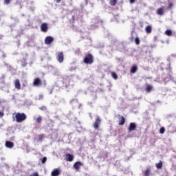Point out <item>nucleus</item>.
Instances as JSON below:
<instances>
[{"instance_id":"e433bc0d","label":"nucleus","mask_w":176,"mask_h":176,"mask_svg":"<svg viewBox=\"0 0 176 176\" xmlns=\"http://www.w3.org/2000/svg\"><path fill=\"white\" fill-rule=\"evenodd\" d=\"M135 2V0H130V3H134Z\"/></svg>"},{"instance_id":"f8f14e48","label":"nucleus","mask_w":176,"mask_h":176,"mask_svg":"<svg viewBox=\"0 0 176 176\" xmlns=\"http://www.w3.org/2000/svg\"><path fill=\"white\" fill-rule=\"evenodd\" d=\"M49 30V27L47 26V23H43L41 25V30L42 32H46Z\"/></svg>"},{"instance_id":"c85d7f7f","label":"nucleus","mask_w":176,"mask_h":176,"mask_svg":"<svg viewBox=\"0 0 176 176\" xmlns=\"http://www.w3.org/2000/svg\"><path fill=\"white\" fill-rule=\"evenodd\" d=\"M40 111H47V107L46 106H42L39 107Z\"/></svg>"},{"instance_id":"9d476101","label":"nucleus","mask_w":176,"mask_h":176,"mask_svg":"<svg viewBox=\"0 0 176 176\" xmlns=\"http://www.w3.org/2000/svg\"><path fill=\"white\" fill-rule=\"evenodd\" d=\"M137 129V125L135 124V123H134V122H131L130 124H129V128H128V131H129V132H131V131H134V130H135Z\"/></svg>"},{"instance_id":"5701e85b","label":"nucleus","mask_w":176,"mask_h":176,"mask_svg":"<svg viewBox=\"0 0 176 176\" xmlns=\"http://www.w3.org/2000/svg\"><path fill=\"white\" fill-rule=\"evenodd\" d=\"M36 123H42V116H39L36 119Z\"/></svg>"},{"instance_id":"f257e3e1","label":"nucleus","mask_w":176,"mask_h":176,"mask_svg":"<svg viewBox=\"0 0 176 176\" xmlns=\"http://www.w3.org/2000/svg\"><path fill=\"white\" fill-rule=\"evenodd\" d=\"M15 120L16 123H23L24 120H27V115L24 113H16L15 114Z\"/></svg>"},{"instance_id":"f03ea898","label":"nucleus","mask_w":176,"mask_h":176,"mask_svg":"<svg viewBox=\"0 0 176 176\" xmlns=\"http://www.w3.org/2000/svg\"><path fill=\"white\" fill-rule=\"evenodd\" d=\"M84 63L85 64H93L94 63V58L91 54H88L84 58Z\"/></svg>"},{"instance_id":"6e6552de","label":"nucleus","mask_w":176,"mask_h":176,"mask_svg":"<svg viewBox=\"0 0 176 176\" xmlns=\"http://www.w3.org/2000/svg\"><path fill=\"white\" fill-rule=\"evenodd\" d=\"M119 120H118V124L119 126H123L124 123H126V118L123 116L118 115Z\"/></svg>"},{"instance_id":"b1692460","label":"nucleus","mask_w":176,"mask_h":176,"mask_svg":"<svg viewBox=\"0 0 176 176\" xmlns=\"http://www.w3.org/2000/svg\"><path fill=\"white\" fill-rule=\"evenodd\" d=\"M44 138H45V134L38 135L39 141H43Z\"/></svg>"},{"instance_id":"20e7f679","label":"nucleus","mask_w":176,"mask_h":176,"mask_svg":"<svg viewBox=\"0 0 176 176\" xmlns=\"http://www.w3.org/2000/svg\"><path fill=\"white\" fill-rule=\"evenodd\" d=\"M53 42H54V38L50 36H47V37H45L44 40L45 45H52Z\"/></svg>"},{"instance_id":"a878e982","label":"nucleus","mask_w":176,"mask_h":176,"mask_svg":"<svg viewBox=\"0 0 176 176\" xmlns=\"http://www.w3.org/2000/svg\"><path fill=\"white\" fill-rule=\"evenodd\" d=\"M111 76H112V78H113V79H118V74H116V73H115V72H111Z\"/></svg>"},{"instance_id":"0eeeda50","label":"nucleus","mask_w":176,"mask_h":176,"mask_svg":"<svg viewBox=\"0 0 176 176\" xmlns=\"http://www.w3.org/2000/svg\"><path fill=\"white\" fill-rule=\"evenodd\" d=\"M83 166V163L81 162H76L74 164L73 167L76 170V171H79L80 170V167Z\"/></svg>"},{"instance_id":"cd10ccee","label":"nucleus","mask_w":176,"mask_h":176,"mask_svg":"<svg viewBox=\"0 0 176 176\" xmlns=\"http://www.w3.org/2000/svg\"><path fill=\"white\" fill-rule=\"evenodd\" d=\"M46 162H47V157H43V159L41 160L42 164H45V163H46Z\"/></svg>"},{"instance_id":"dca6fc26","label":"nucleus","mask_w":176,"mask_h":176,"mask_svg":"<svg viewBox=\"0 0 176 176\" xmlns=\"http://www.w3.org/2000/svg\"><path fill=\"white\" fill-rule=\"evenodd\" d=\"M153 90V86L151 85H148L146 87V93H151Z\"/></svg>"},{"instance_id":"bb28decb","label":"nucleus","mask_w":176,"mask_h":176,"mask_svg":"<svg viewBox=\"0 0 176 176\" xmlns=\"http://www.w3.org/2000/svg\"><path fill=\"white\" fill-rule=\"evenodd\" d=\"M164 131H166V129H164V127H161L160 129V134H164Z\"/></svg>"},{"instance_id":"58836bf2","label":"nucleus","mask_w":176,"mask_h":176,"mask_svg":"<svg viewBox=\"0 0 176 176\" xmlns=\"http://www.w3.org/2000/svg\"><path fill=\"white\" fill-rule=\"evenodd\" d=\"M0 104H1V100H0Z\"/></svg>"},{"instance_id":"4c0bfd02","label":"nucleus","mask_w":176,"mask_h":176,"mask_svg":"<svg viewBox=\"0 0 176 176\" xmlns=\"http://www.w3.org/2000/svg\"><path fill=\"white\" fill-rule=\"evenodd\" d=\"M72 19H73V21H75V16H72Z\"/></svg>"},{"instance_id":"c756f323","label":"nucleus","mask_w":176,"mask_h":176,"mask_svg":"<svg viewBox=\"0 0 176 176\" xmlns=\"http://www.w3.org/2000/svg\"><path fill=\"white\" fill-rule=\"evenodd\" d=\"M94 22H95V23H102V20H101V19H98V18H96V19H94Z\"/></svg>"},{"instance_id":"aec40b11","label":"nucleus","mask_w":176,"mask_h":176,"mask_svg":"<svg viewBox=\"0 0 176 176\" xmlns=\"http://www.w3.org/2000/svg\"><path fill=\"white\" fill-rule=\"evenodd\" d=\"M156 168H158V170H160L162 167H163V162L162 161H160L157 164H155Z\"/></svg>"},{"instance_id":"412c9836","label":"nucleus","mask_w":176,"mask_h":176,"mask_svg":"<svg viewBox=\"0 0 176 176\" xmlns=\"http://www.w3.org/2000/svg\"><path fill=\"white\" fill-rule=\"evenodd\" d=\"M165 35H167V36H171V35H173V32L170 30H167L165 31Z\"/></svg>"},{"instance_id":"c9c22d12","label":"nucleus","mask_w":176,"mask_h":176,"mask_svg":"<svg viewBox=\"0 0 176 176\" xmlns=\"http://www.w3.org/2000/svg\"><path fill=\"white\" fill-rule=\"evenodd\" d=\"M56 3H60L61 2V0H54Z\"/></svg>"},{"instance_id":"2f4dec72","label":"nucleus","mask_w":176,"mask_h":176,"mask_svg":"<svg viewBox=\"0 0 176 176\" xmlns=\"http://www.w3.org/2000/svg\"><path fill=\"white\" fill-rule=\"evenodd\" d=\"M10 3V0H4V5H9Z\"/></svg>"},{"instance_id":"72a5a7b5","label":"nucleus","mask_w":176,"mask_h":176,"mask_svg":"<svg viewBox=\"0 0 176 176\" xmlns=\"http://www.w3.org/2000/svg\"><path fill=\"white\" fill-rule=\"evenodd\" d=\"M5 113H3V112L0 111V118H3Z\"/></svg>"},{"instance_id":"7c9ffc66","label":"nucleus","mask_w":176,"mask_h":176,"mask_svg":"<svg viewBox=\"0 0 176 176\" xmlns=\"http://www.w3.org/2000/svg\"><path fill=\"white\" fill-rule=\"evenodd\" d=\"M130 40H131V41H133V40H135V38H134V32H131Z\"/></svg>"},{"instance_id":"1a4fd4ad","label":"nucleus","mask_w":176,"mask_h":176,"mask_svg":"<svg viewBox=\"0 0 176 176\" xmlns=\"http://www.w3.org/2000/svg\"><path fill=\"white\" fill-rule=\"evenodd\" d=\"M15 89L17 90H21V83H20V80L16 79L14 82Z\"/></svg>"},{"instance_id":"2eb2a0df","label":"nucleus","mask_w":176,"mask_h":176,"mask_svg":"<svg viewBox=\"0 0 176 176\" xmlns=\"http://www.w3.org/2000/svg\"><path fill=\"white\" fill-rule=\"evenodd\" d=\"M66 160L67 162H72L74 160V155L72 154H66Z\"/></svg>"},{"instance_id":"6ab92c4d","label":"nucleus","mask_w":176,"mask_h":176,"mask_svg":"<svg viewBox=\"0 0 176 176\" xmlns=\"http://www.w3.org/2000/svg\"><path fill=\"white\" fill-rule=\"evenodd\" d=\"M146 32H147V34H151V32H152V26L151 25H148L145 28Z\"/></svg>"},{"instance_id":"f704fd0d","label":"nucleus","mask_w":176,"mask_h":176,"mask_svg":"<svg viewBox=\"0 0 176 176\" xmlns=\"http://www.w3.org/2000/svg\"><path fill=\"white\" fill-rule=\"evenodd\" d=\"M30 176H39V175L38 174V173L34 172L32 175Z\"/></svg>"},{"instance_id":"7ed1b4c3","label":"nucleus","mask_w":176,"mask_h":176,"mask_svg":"<svg viewBox=\"0 0 176 176\" xmlns=\"http://www.w3.org/2000/svg\"><path fill=\"white\" fill-rule=\"evenodd\" d=\"M100 124H101V118L100 116H97L95 122H94V128L95 130H98V129H100Z\"/></svg>"},{"instance_id":"f3484780","label":"nucleus","mask_w":176,"mask_h":176,"mask_svg":"<svg viewBox=\"0 0 176 176\" xmlns=\"http://www.w3.org/2000/svg\"><path fill=\"white\" fill-rule=\"evenodd\" d=\"M138 71V67L137 65H133L131 69V74H135Z\"/></svg>"},{"instance_id":"a211bd4d","label":"nucleus","mask_w":176,"mask_h":176,"mask_svg":"<svg viewBox=\"0 0 176 176\" xmlns=\"http://www.w3.org/2000/svg\"><path fill=\"white\" fill-rule=\"evenodd\" d=\"M144 176L151 175V168H148L146 170L143 171Z\"/></svg>"},{"instance_id":"4be33fe9","label":"nucleus","mask_w":176,"mask_h":176,"mask_svg":"<svg viewBox=\"0 0 176 176\" xmlns=\"http://www.w3.org/2000/svg\"><path fill=\"white\" fill-rule=\"evenodd\" d=\"M116 3H118V0H110L109 1V4L111 6H115V5H116Z\"/></svg>"},{"instance_id":"9b49d317","label":"nucleus","mask_w":176,"mask_h":176,"mask_svg":"<svg viewBox=\"0 0 176 176\" xmlns=\"http://www.w3.org/2000/svg\"><path fill=\"white\" fill-rule=\"evenodd\" d=\"M61 174V170L60 168H55L53 170V171L51 173L52 176H58Z\"/></svg>"},{"instance_id":"39448f33","label":"nucleus","mask_w":176,"mask_h":176,"mask_svg":"<svg viewBox=\"0 0 176 176\" xmlns=\"http://www.w3.org/2000/svg\"><path fill=\"white\" fill-rule=\"evenodd\" d=\"M56 60L58 63H63L64 61V52H58L56 54Z\"/></svg>"},{"instance_id":"4468645a","label":"nucleus","mask_w":176,"mask_h":176,"mask_svg":"<svg viewBox=\"0 0 176 176\" xmlns=\"http://www.w3.org/2000/svg\"><path fill=\"white\" fill-rule=\"evenodd\" d=\"M6 148H13V146H14V143H13V142H10V141H6Z\"/></svg>"},{"instance_id":"ddd939ff","label":"nucleus","mask_w":176,"mask_h":176,"mask_svg":"<svg viewBox=\"0 0 176 176\" xmlns=\"http://www.w3.org/2000/svg\"><path fill=\"white\" fill-rule=\"evenodd\" d=\"M157 14L158 16H163L164 14V7H161L157 10Z\"/></svg>"},{"instance_id":"473e14b6","label":"nucleus","mask_w":176,"mask_h":176,"mask_svg":"<svg viewBox=\"0 0 176 176\" xmlns=\"http://www.w3.org/2000/svg\"><path fill=\"white\" fill-rule=\"evenodd\" d=\"M174 6V4L173 3H170L168 6V9H171Z\"/></svg>"},{"instance_id":"423d86ee","label":"nucleus","mask_w":176,"mask_h":176,"mask_svg":"<svg viewBox=\"0 0 176 176\" xmlns=\"http://www.w3.org/2000/svg\"><path fill=\"white\" fill-rule=\"evenodd\" d=\"M33 86L36 87H39V86H42V80L39 78H36L33 81Z\"/></svg>"},{"instance_id":"393cba45","label":"nucleus","mask_w":176,"mask_h":176,"mask_svg":"<svg viewBox=\"0 0 176 176\" xmlns=\"http://www.w3.org/2000/svg\"><path fill=\"white\" fill-rule=\"evenodd\" d=\"M134 41H135V43L136 45H140V38L135 37Z\"/></svg>"}]
</instances>
